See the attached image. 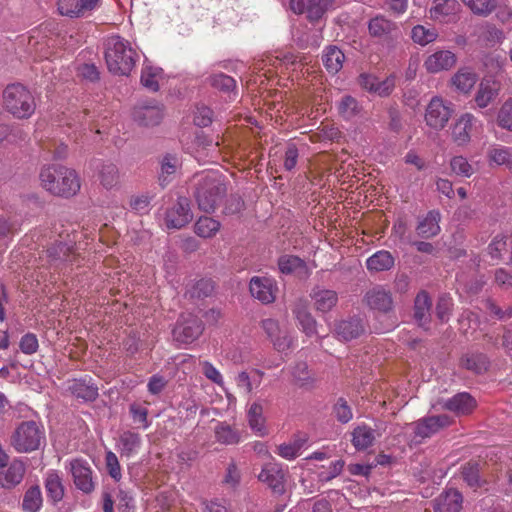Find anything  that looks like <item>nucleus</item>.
<instances>
[{
	"label": "nucleus",
	"mask_w": 512,
	"mask_h": 512,
	"mask_svg": "<svg viewBox=\"0 0 512 512\" xmlns=\"http://www.w3.org/2000/svg\"><path fill=\"white\" fill-rule=\"evenodd\" d=\"M139 55L131 44L120 36H111L106 42L105 60L109 71L116 75H128Z\"/></svg>",
	"instance_id": "1"
},
{
	"label": "nucleus",
	"mask_w": 512,
	"mask_h": 512,
	"mask_svg": "<svg viewBox=\"0 0 512 512\" xmlns=\"http://www.w3.org/2000/svg\"><path fill=\"white\" fill-rule=\"evenodd\" d=\"M40 180L47 191L58 196L69 197L75 195L80 189V180L77 173L64 166L42 168Z\"/></svg>",
	"instance_id": "2"
},
{
	"label": "nucleus",
	"mask_w": 512,
	"mask_h": 512,
	"mask_svg": "<svg viewBox=\"0 0 512 512\" xmlns=\"http://www.w3.org/2000/svg\"><path fill=\"white\" fill-rule=\"evenodd\" d=\"M225 194L226 186L222 175L208 172L198 179L194 197L199 209L210 213L221 203Z\"/></svg>",
	"instance_id": "3"
},
{
	"label": "nucleus",
	"mask_w": 512,
	"mask_h": 512,
	"mask_svg": "<svg viewBox=\"0 0 512 512\" xmlns=\"http://www.w3.org/2000/svg\"><path fill=\"white\" fill-rule=\"evenodd\" d=\"M4 109L18 119L29 118L36 109L33 94L24 85H8L3 91Z\"/></svg>",
	"instance_id": "4"
},
{
	"label": "nucleus",
	"mask_w": 512,
	"mask_h": 512,
	"mask_svg": "<svg viewBox=\"0 0 512 512\" xmlns=\"http://www.w3.org/2000/svg\"><path fill=\"white\" fill-rule=\"evenodd\" d=\"M10 443L18 453L36 451L45 443L44 427L33 420L23 421L11 435Z\"/></svg>",
	"instance_id": "5"
},
{
	"label": "nucleus",
	"mask_w": 512,
	"mask_h": 512,
	"mask_svg": "<svg viewBox=\"0 0 512 512\" xmlns=\"http://www.w3.org/2000/svg\"><path fill=\"white\" fill-rule=\"evenodd\" d=\"M483 131V123L474 114L465 112L459 115L450 126V137L458 147L467 146L473 136Z\"/></svg>",
	"instance_id": "6"
},
{
	"label": "nucleus",
	"mask_w": 512,
	"mask_h": 512,
	"mask_svg": "<svg viewBox=\"0 0 512 512\" xmlns=\"http://www.w3.org/2000/svg\"><path fill=\"white\" fill-rule=\"evenodd\" d=\"M451 103L445 102L439 96L433 97L428 103L424 119L431 129L442 130L452 115Z\"/></svg>",
	"instance_id": "7"
},
{
	"label": "nucleus",
	"mask_w": 512,
	"mask_h": 512,
	"mask_svg": "<svg viewBox=\"0 0 512 512\" xmlns=\"http://www.w3.org/2000/svg\"><path fill=\"white\" fill-rule=\"evenodd\" d=\"M193 219L190 201L186 197H179L165 213L164 222L168 229H181Z\"/></svg>",
	"instance_id": "8"
},
{
	"label": "nucleus",
	"mask_w": 512,
	"mask_h": 512,
	"mask_svg": "<svg viewBox=\"0 0 512 512\" xmlns=\"http://www.w3.org/2000/svg\"><path fill=\"white\" fill-rule=\"evenodd\" d=\"M452 419L448 415L428 416L409 424L414 432V439L420 441L429 438L441 429L451 425Z\"/></svg>",
	"instance_id": "9"
},
{
	"label": "nucleus",
	"mask_w": 512,
	"mask_h": 512,
	"mask_svg": "<svg viewBox=\"0 0 512 512\" xmlns=\"http://www.w3.org/2000/svg\"><path fill=\"white\" fill-rule=\"evenodd\" d=\"M258 479L276 494H283L285 492L286 475L282 465L274 459L263 465Z\"/></svg>",
	"instance_id": "10"
},
{
	"label": "nucleus",
	"mask_w": 512,
	"mask_h": 512,
	"mask_svg": "<svg viewBox=\"0 0 512 512\" xmlns=\"http://www.w3.org/2000/svg\"><path fill=\"white\" fill-rule=\"evenodd\" d=\"M261 327L279 352L288 350L292 345V338L286 329L281 328L279 322L272 318L261 321Z\"/></svg>",
	"instance_id": "11"
},
{
	"label": "nucleus",
	"mask_w": 512,
	"mask_h": 512,
	"mask_svg": "<svg viewBox=\"0 0 512 512\" xmlns=\"http://www.w3.org/2000/svg\"><path fill=\"white\" fill-rule=\"evenodd\" d=\"M457 57L450 50L439 49L426 56L423 67L429 74L448 71L456 65Z\"/></svg>",
	"instance_id": "12"
},
{
	"label": "nucleus",
	"mask_w": 512,
	"mask_h": 512,
	"mask_svg": "<svg viewBox=\"0 0 512 512\" xmlns=\"http://www.w3.org/2000/svg\"><path fill=\"white\" fill-rule=\"evenodd\" d=\"M249 289L251 295L263 304L274 302L278 293L275 280L268 277L255 276L251 278Z\"/></svg>",
	"instance_id": "13"
},
{
	"label": "nucleus",
	"mask_w": 512,
	"mask_h": 512,
	"mask_svg": "<svg viewBox=\"0 0 512 512\" xmlns=\"http://www.w3.org/2000/svg\"><path fill=\"white\" fill-rule=\"evenodd\" d=\"M203 332L202 322L196 317L184 318L177 323L173 330V337L179 343H192Z\"/></svg>",
	"instance_id": "14"
},
{
	"label": "nucleus",
	"mask_w": 512,
	"mask_h": 512,
	"mask_svg": "<svg viewBox=\"0 0 512 512\" xmlns=\"http://www.w3.org/2000/svg\"><path fill=\"white\" fill-rule=\"evenodd\" d=\"M70 471L74 479V484L79 490L84 493H90L94 490L92 471L86 461L80 459L72 460L70 462Z\"/></svg>",
	"instance_id": "15"
},
{
	"label": "nucleus",
	"mask_w": 512,
	"mask_h": 512,
	"mask_svg": "<svg viewBox=\"0 0 512 512\" xmlns=\"http://www.w3.org/2000/svg\"><path fill=\"white\" fill-rule=\"evenodd\" d=\"M460 5L456 0H435L429 10L430 18L441 23H450L457 19Z\"/></svg>",
	"instance_id": "16"
},
{
	"label": "nucleus",
	"mask_w": 512,
	"mask_h": 512,
	"mask_svg": "<svg viewBox=\"0 0 512 512\" xmlns=\"http://www.w3.org/2000/svg\"><path fill=\"white\" fill-rule=\"evenodd\" d=\"M25 463L19 459H13L9 466L0 470V487L10 490L19 485L25 475Z\"/></svg>",
	"instance_id": "17"
},
{
	"label": "nucleus",
	"mask_w": 512,
	"mask_h": 512,
	"mask_svg": "<svg viewBox=\"0 0 512 512\" xmlns=\"http://www.w3.org/2000/svg\"><path fill=\"white\" fill-rule=\"evenodd\" d=\"M293 315L298 322V325L306 336L311 337L316 334L317 322L309 311V306L306 300L299 299L294 303L292 309Z\"/></svg>",
	"instance_id": "18"
},
{
	"label": "nucleus",
	"mask_w": 512,
	"mask_h": 512,
	"mask_svg": "<svg viewBox=\"0 0 512 512\" xmlns=\"http://www.w3.org/2000/svg\"><path fill=\"white\" fill-rule=\"evenodd\" d=\"M99 0H58V10L61 15L82 17L94 10Z\"/></svg>",
	"instance_id": "19"
},
{
	"label": "nucleus",
	"mask_w": 512,
	"mask_h": 512,
	"mask_svg": "<svg viewBox=\"0 0 512 512\" xmlns=\"http://www.w3.org/2000/svg\"><path fill=\"white\" fill-rule=\"evenodd\" d=\"M478 81L477 73L468 67H462L450 79L451 87L458 93L467 95Z\"/></svg>",
	"instance_id": "20"
},
{
	"label": "nucleus",
	"mask_w": 512,
	"mask_h": 512,
	"mask_svg": "<svg viewBox=\"0 0 512 512\" xmlns=\"http://www.w3.org/2000/svg\"><path fill=\"white\" fill-rule=\"evenodd\" d=\"M365 301L372 310L378 312L387 313L393 307L391 293L380 286L369 290L365 295Z\"/></svg>",
	"instance_id": "21"
},
{
	"label": "nucleus",
	"mask_w": 512,
	"mask_h": 512,
	"mask_svg": "<svg viewBox=\"0 0 512 512\" xmlns=\"http://www.w3.org/2000/svg\"><path fill=\"white\" fill-rule=\"evenodd\" d=\"M278 267L283 274H293L300 279L307 278L311 269L301 258L294 255H283L278 260Z\"/></svg>",
	"instance_id": "22"
},
{
	"label": "nucleus",
	"mask_w": 512,
	"mask_h": 512,
	"mask_svg": "<svg viewBox=\"0 0 512 512\" xmlns=\"http://www.w3.org/2000/svg\"><path fill=\"white\" fill-rule=\"evenodd\" d=\"M134 120L143 126H154L163 118L162 107L156 103L141 105L133 111Z\"/></svg>",
	"instance_id": "23"
},
{
	"label": "nucleus",
	"mask_w": 512,
	"mask_h": 512,
	"mask_svg": "<svg viewBox=\"0 0 512 512\" xmlns=\"http://www.w3.org/2000/svg\"><path fill=\"white\" fill-rule=\"evenodd\" d=\"M316 311L327 313L331 311L338 303V294L336 291L321 287H315L310 293Z\"/></svg>",
	"instance_id": "24"
},
{
	"label": "nucleus",
	"mask_w": 512,
	"mask_h": 512,
	"mask_svg": "<svg viewBox=\"0 0 512 512\" xmlns=\"http://www.w3.org/2000/svg\"><path fill=\"white\" fill-rule=\"evenodd\" d=\"M141 445L142 440L140 434L127 430L119 435L116 448L121 457L130 458L139 452Z\"/></svg>",
	"instance_id": "25"
},
{
	"label": "nucleus",
	"mask_w": 512,
	"mask_h": 512,
	"mask_svg": "<svg viewBox=\"0 0 512 512\" xmlns=\"http://www.w3.org/2000/svg\"><path fill=\"white\" fill-rule=\"evenodd\" d=\"M462 508V495L457 490H448L435 499V512H459Z\"/></svg>",
	"instance_id": "26"
},
{
	"label": "nucleus",
	"mask_w": 512,
	"mask_h": 512,
	"mask_svg": "<svg viewBox=\"0 0 512 512\" xmlns=\"http://www.w3.org/2000/svg\"><path fill=\"white\" fill-rule=\"evenodd\" d=\"M476 407L475 399L468 393H459L443 404V408L457 415H464L472 412Z\"/></svg>",
	"instance_id": "27"
},
{
	"label": "nucleus",
	"mask_w": 512,
	"mask_h": 512,
	"mask_svg": "<svg viewBox=\"0 0 512 512\" xmlns=\"http://www.w3.org/2000/svg\"><path fill=\"white\" fill-rule=\"evenodd\" d=\"M397 30L396 23L383 16H376L368 23L369 34L376 38L384 39L391 37Z\"/></svg>",
	"instance_id": "28"
},
{
	"label": "nucleus",
	"mask_w": 512,
	"mask_h": 512,
	"mask_svg": "<svg viewBox=\"0 0 512 512\" xmlns=\"http://www.w3.org/2000/svg\"><path fill=\"white\" fill-rule=\"evenodd\" d=\"M290 7L297 14H307L311 20L319 19L324 13L321 0H291Z\"/></svg>",
	"instance_id": "29"
},
{
	"label": "nucleus",
	"mask_w": 512,
	"mask_h": 512,
	"mask_svg": "<svg viewBox=\"0 0 512 512\" xmlns=\"http://www.w3.org/2000/svg\"><path fill=\"white\" fill-rule=\"evenodd\" d=\"M247 418L249 427L252 431L263 437L268 434V430L265 425V417L263 416V406L258 402H253L247 411Z\"/></svg>",
	"instance_id": "30"
},
{
	"label": "nucleus",
	"mask_w": 512,
	"mask_h": 512,
	"mask_svg": "<svg viewBox=\"0 0 512 512\" xmlns=\"http://www.w3.org/2000/svg\"><path fill=\"white\" fill-rule=\"evenodd\" d=\"M364 332V326L360 319H350L341 321L336 325L335 333L338 338L344 341H350L359 337Z\"/></svg>",
	"instance_id": "31"
},
{
	"label": "nucleus",
	"mask_w": 512,
	"mask_h": 512,
	"mask_svg": "<svg viewBox=\"0 0 512 512\" xmlns=\"http://www.w3.org/2000/svg\"><path fill=\"white\" fill-rule=\"evenodd\" d=\"M345 61V55L337 46H328L322 54V62L326 70L331 74L338 73Z\"/></svg>",
	"instance_id": "32"
},
{
	"label": "nucleus",
	"mask_w": 512,
	"mask_h": 512,
	"mask_svg": "<svg viewBox=\"0 0 512 512\" xmlns=\"http://www.w3.org/2000/svg\"><path fill=\"white\" fill-rule=\"evenodd\" d=\"M292 381L299 387L310 388L316 382L315 373L309 369L306 362H297L291 368Z\"/></svg>",
	"instance_id": "33"
},
{
	"label": "nucleus",
	"mask_w": 512,
	"mask_h": 512,
	"mask_svg": "<svg viewBox=\"0 0 512 512\" xmlns=\"http://www.w3.org/2000/svg\"><path fill=\"white\" fill-rule=\"evenodd\" d=\"M440 213L432 210L418 223L417 234L423 238H431L440 232Z\"/></svg>",
	"instance_id": "34"
},
{
	"label": "nucleus",
	"mask_w": 512,
	"mask_h": 512,
	"mask_svg": "<svg viewBox=\"0 0 512 512\" xmlns=\"http://www.w3.org/2000/svg\"><path fill=\"white\" fill-rule=\"evenodd\" d=\"M215 439L224 445H234L240 442V432L226 422H218L214 428Z\"/></svg>",
	"instance_id": "35"
},
{
	"label": "nucleus",
	"mask_w": 512,
	"mask_h": 512,
	"mask_svg": "<svg viewBox=\"0 0 512 512\" xmlns=\"http://www.w3.org/2000/svg\"><path fill=\"white\" fill-rule=\"evenodd\" d=\"M366 265L367 269L370 271H386L394 266V257L389 251H377L367 259Z\"/></svg>",
	"instance_id": "36"
},
{
	"label": "nucleus",
	"mask_w": 512,
	"mask_h": 512,
	"mask_svg": "<svg viewBox=\"0 0 512 512\" xmlns=\"http://www.w3.org/2000/svg\"><path fill=\"white\" fill-rule=\"evenodd\" d=\"M489 162L496 165H504L512 172V150L501 145H492L487 151Z\"/></svg>",
	"instance_id": "37"
},
{
	"label": "nucleus",
	"mask_w": 512,
	"mask_h": 512,
	"mask_svg": "<svg viewBox=\"0 0 512 512\" xmlns=\"http://www.w3.org/2000/svg\"><path fill=\"white\" fill-rule=\"evenodd\" d=\"M375 441V431L367 425L356 427L352 433V443L358 450H365Z\"/></svg>",
	"instance_id": "38"
},
{
	"label": "nucleus",
	"mask_w": 512,
	"mask_h": 512,
	"mask_svg": "<svg viewBox=\"0 0 512 512\" xmlns=\"http://www.w3.org/2000/svg\"><path fill=\"white\" fill-rule=\"evenodd\" d=\"M101 185L106 189H112L119 184L120 173L116 164L103 163L98 173Z\"/></svg>",
	"instance_id": "39"
},
{
	"label": "nucleus",
	"mask_w": 512,
	"mask_h": 512,
	"mask_svg": "<svg viewBox=\"0 0 512 512\" xmlns=\"http://www.w3.org/2000/svg\"><path fill=\"white\" fill-rule=\"evenodd\" d=\"M431 299L429 295L422 291L415 298L414 317L420 326H424L430 317Z\"/></svg>",
	"instance_id": "40"
},
{
	"label": "nucleus",
	"mask_w": 512,
	"mask_h": 512,
	"mask_svg": "<svg viewBox=\"0 0 512 512\" xmlns=\"http://www.w3.org/2000/svg\"><path fill=\"white\" fill-rule=\"evenodd\" d=\"M45 488L54 502L60 501L64 496V487L59 474L56 471H49L45 478Z\"/></svg>",
	"instance_id": "41"
},
{
	"label": "nucleus",
	"mask_w": 512,
	"mask_h": 512,
	"mask_svg": "<svg viewBox=\"0 0 512 512\" xmlns=\"http://www.w3.org/2000/svg\"><path fill=\"white\" fill-rule=\"evenodd\" d=\"M221 224L219 221L211 218V217H200L195 225L194 231L195 233L202 238H211L216 235V233L220 230Z\"/></svg>",
	"instance_id": "42"
},
{
	"label": "nucleus",
	"mask_w": 512,
	"mask_h": 512,
	"mask_svg": "<svg viewBox=\"0 0 512 512\" xmlns=\"http://www.w3.org/2000/svg\"><path fill=\"white\" fill-rule=\"evenodd\" d=\"M42 502L43 498L40 487L32 486L24 494L22 508L25 512H38Z\"/></svg>",
	"instance_id": "43"
},
{
	"label": "nucleus",
	"mask_w": 512,
	"mask_h": 512,
	"mask_svg": "<svg viewBox=\"0 0 512 512\" xmlns=\"http://www.w3.org/2000/svg\"><path fill=\"white\" fill-rule=\"evenodd\" d=\"M306 441V438H296L292 442L283 443L278 446L277 453L284 459L293 460L300 454Z\"/></svg>",
	"instance_id": "44"
},
{
	"label": "nucleus",
	"mask_w": 512,
	"mask_h": 512,
	"mask_svg": "<svg viewBox=\"0 0 512 512\" xmlns=\"http://www.w3.org/2000/svg\"><path fill=\"white\" fill-rule=\"evenodd\" d=\"M70 390L74 396L85 401L95 400L98 396V389L84 381H74L70 386Z\"/></svg>",
	"instance_id": "45"
},
{
	"label": "nucleus",
	"mask_w": 512,
	"mask_h": 512,
	"mask_svg": "<svg viewBox=\"0 0 512 512\" xmlns=\"http://www.w3.org/2000/svg\"><path fill=\"white\" fill-rule=\"evenodd\" d=\"M361 106L358 101L350 95L344 96L338 103V112L345 119H351L358 115Z\"/></svg>",
	"instance_id": "46"
},
{
	"label": "nucleus",
	"mask_w": 512,
	"mask_h": 512,
	"mask_svg": "<svg viewBox=\"0 0 512 512\" xmlns=\"http://www.w3.org/2000/svg\"><path fill=\"white\" fill-rule=\"evenodd\" d=\"M411 37L415 43L424 46L435 41L438 33L434 28L417 25L412 29Z\"/></svg>",
	"instance_id": "47"
},
{
	"label": "nucleus",
	"mask_w": 512,
	"mask_h": 512,
	"mask_svg": "<svg viewBox=\"0 0 512 512\" xmlns=\"http://www.w3.org/2000/svg\"><path fill=\"white\" fill-rule=\"evenodd\" d=\"M474 13L481 16L489 15L496 7L495 0H462Z\"/></svg>",
	"instance_id": "48"
},
{
	"label": "nucleus",
	"mask_w": 512,
	"mask_h": 512,
	"mask_svg": "<svg viewBox=\"0 0 512 512\" xmlns=\"http://www.w3.org/2000/svg\"><path fill=\"white\" fill-rule=\"evenodd\" d=\"M160 71L152 67H144L141 73V83L151 91L159 89Z\"/></svg>",
	"instance_id": "49"
},
{
	"label": "nucleus",
	"mask_w": 512,
	"mask_h": 512,
	"mask_svg": "<svg viewBox=\"0 0 512 512\" xmlns=\"http://www.w3.org/2000/svg\"><path fill=\"white\" fill-rule=\"evenodd\" d=\"M450 167L453 173L462 177H470L473 173V167L463 156H455L450 161Z\"/></svg>",
	"instance_id": "50"
},
{
	"label": "nucleus",
	"mask_w": 512,
	"mask_h": 512,
	"mask_svg": "<svg viewBox=\"0 0 512 512\" xmlns=\"http://www.w3.org/2000/svg\"><path fill=\"white\" fill-rule=\"evenodd\" d=\"M497 123L501 128L512 132V99L505 101L499 109Z\"/></svg>",
	"instance_id": "51"
},
{
	"label": "nucleus",
	"mask_w": 512,
	"mask_h": 512,
	"mask_svg": "<svg viewBox=\"0 0 512 512\" xmlns=\"http://www.w3.org/2000/svg\"><path fill=\"white\" fill-rule=\"evenodd\" d=\"M495 96L496 92L489 84L481 83L475 95V102L479 108H485L491 103Z\"/></svg>",
	"instance_id": "52"
},
{
	"label": "nucleus",
	"mask_w": 512,
	"mask_h": 512,
	"mask_svg": "<svg viewBox=\"0 0 512 512\" xmlns=\"http://www.w3.org/2000/svg\"><path fill=\"white\" fill-rule=\"evenodd\" d=\"M462 365L468 370L481 373L487 369V361L483 355H467L462 358Z\"/></svg>",
	"instance_id": "53"
},
{
	"label": "nucleus",
	"mask_w": 512,
	"mask_h": 512,
	"mask_svg": "<svg viewBox=\"0 0 512 512\" xmlns=\"http://www.w3.org/2000/svg\"><path fill=\"white\" fill-rule=\"evenodd\" d=\"M180 167L179 159L171 154H167L163 157L161 162V180L164 182L167 177L174 174Z\"/></svg>",
	"instance_id": "54"
},
{
	"label": "nucleus",
	"mask_w": 512,
	"mask_h": 512,
	"mask_svg": "<svg viewBox=\"0 0 512 512\" xmlns=\"http://www.w3.org/2000/svg\"><path fill=\"white\" fill-rule=\"evenodd\" d=\"M489 254L494 259H501L504 252L507 251V237L505 235H496L488 246Z\"/></svg>",
	"instance_id": "55"
},
{
	"label": "nucleus",
	"mask_w": 512,
	"mask_h": 512,
	"mask_svg": "<svg viewBox=\"0 0 512 512\" xmlns=\"http://www.w3.org/2000/svg\"><path fill=\"white\" fill-rule=\"evenodd\" d=\"M214 291V283L209 279H200L197 281L190 290L192 297H207Z\"/></svg>",
	"instance_id": "56"
},
{
	"label": "nucleus",
	"mask_w": 512,
	"mask_h": 512,
	"mask_svg": "<svg viewBox=\"0 0 512 512\" xmlns=\"http://www.w3.org/2000/svg\"><path fill=\"white\" fill-rule=\"evenodd\" d=\"M452 308V298L448 295H442L439 297L436 306V315L442 322H446L449 319Z\"/></svg>",
	"instance_id": "57"
},
{
	"label": "nucleus",
	"mask_w": 512,
	"mask_h": 512,
	"mask_svg": "<svg viewBox=\"0 0 512 512\" xmlns=\"http://www.w3.org/2000/svg\"><path fill=\"white\" fill-rule=\"evenodd\" d=\"M130 413L132 415L134 423L139 424V427H142L143 429L148 428V410L146 407L138 404H131Z\"/></svg>",
	"instance_id": "58"
},
{
	"label": "nucleus",
	"mask_w": 512,
	"mask_h": 512,
	"mask_svg": "<svg viewBox=\"0 0 512 512\" xmlns=\"http://www.w3.org/2000/svg\"><path fill=\"white\" fill-rule=\"evenodd\" d=\"M106 468L109 475L116 481L120 480L121 467L115 453L108 451L105 456Z\"/></svg>",
	"instance_id": "59"
},
{
	"label": "nucleus",
	"mask_w": 512,
	"mask_h": 512,
	"mask_svg": "<svg viewBox=\"0 0 512 512\" xmlns=\"http://www.w3.org/2000/svg\"><path fill=\"white\" fill-rule=\"evenodd\" d=\"M334 414L337 420L340 421L341 423H347L353 417L351 408L348 406L347 402L342 398H340L336 402L334 406Z\"/></svg>",
	"instance_id": "60"
},
{
	"label": "nucleus",
	"mask_w": 512,
	"mask_h": 512,
	"mask_svg": "<svg viewBox=\"0 0 512 512\" xmlns=\"http://www.w3.org/2000/svg\"><path fill=\"white\" fill-rule=\"evenodd\" d=\"M19 347L24 354L31 355L36 353L39 347L36 335L32 333L23 335Z\"/></svg>",
	"instance_id": "61"
},
{
	"label": "nucleus",
	"mask_w": 512,
	"mask_h": 512,
	"mask_svg": "<svg viewBox=\"0 0 512 512\" xmlns=\"http://www.w3.org/2000/svg\"><path fill=\"white\" fill-rule=\"evenodd\" d=\"M151 197L148 194L133 196L130 199V207L137 213H146L149 210Z\"/></svg>",
	"instance_id": "62"
},
{
	"label": "nucleus",
	"mask_w": 512,
	"mask_h": 512,
	"mask_svg": "<svg viewBox=\"0 0 512 512\" xmlns=\"http://www.w3.org/2000/svg\"><path fill=\"white\" fill-rule=\"evenodd\" d=\"M201 365H202V372L207 379L211 380L213 383H215L219 386H223L224 381H223L222 374L216 367L213 366V364H211L208 361H204L201 363Z\"/></svg>",
	"instance_id": "63"
},
{
	"label": "nucleus",
	"mask_w": 512,
	"mask_h": 512,
	"mask_svg": "<svg viewBox=\"0 0 512 512\" xmlns=\"http://www.w3.org/2000/svg\"><path fill=\"white\" fill-rule=\"evenodd\" d=\"M297 56L291 52H276V55L268 58L271 65H294L297 62Z\"/></svg>",
	"instance_id": "64"
}]
</instances>
